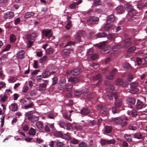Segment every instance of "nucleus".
Segmentation results:
<instances>
[{
  "label": "nucleus",
  "mask_w": 147,
  "mask_h": 147,
  "mask_svg": "<svg viewBox=\"0 0 147 147\" xmlns=\"http://www.w3.org/2000/svg\"><path fill=\"white\" fill-rule=\"evenodd\" d=\"M112 120H113V122L116 123H121L123 121L124 119L120 117H116L115 118H112Z\"/></svg>",
  "instance_id": "nucleus-11"
},
{
  "label": "nucleus",
  "mask_w": 147,
  "mask_h": 147,
  "mask_svg": "<svg viewBox=\"0 0 147 147\" xmlns=\"http://www.w3.org/2000/svg\"><path fill=\"white\" fill-rule=\"evenodd\" d=\"M90 113V111L88 108L86 107L82 109L80 113L82 115H86Z\"/></svg>",
  "instance_id": "nucleus-13"
},
{
  "label": "nucleus",
  "mask_w": 147,
  "mask_h": 147,
  "mask_svg": "<svg viewBox=\"0 0 147 147\" xmlns=\"http://www.w3.org/2000/svg\"><path fill=\"white\" fill-rule=\"evenodd\" d=\"M53 82L52 84V85H54L57 83L58 81V78L57 77H55L53 78Z\"/></svg>",
  "instance_id": "nucleus-51"
},
{
  "label": "nucleus",
  "mask_w": 147,
  "mask_h": 147,
  "mask_svg": "<svg viewBox=\"0 0 147 147\" xmlns=\"http://www.w3.org/2000/svg\"><path fill=\"white\" fill-rule=\"evenodd\" d=\"M132 88L131 90L129 91V92L131 93H135L138 91V89L137 88Z\"/></svg>",
  "instance_id": "nucleus-38"
},
{
  "label": "nucleus",
  "mask_w": 147,
  "mask_h": 147,
  "mask_svg": "<svg viewBox=\"0 0 147 147\" xmlns=\"http://www.w3.org/2000/svg\"><path fill=\"white\" fill-rule=\"evenodd\" d=\"M127 114L129 115H131L132 117H135L137 114V112L136 110H132L131 111L128 110L127 112Z\"/></svg>",
  "instance_id": "nucleus-14"
},
{
  "label": "nucleus",
  "mask_w": 147,
  "mask_h": 147,
  "mask_svg": "<svg viewBox=\"0 0 147 147\" xmlns=\"http://www.w3.org/2000/svg\"><path fill=\"white\" fill-rule=\"evenodd\" d=\"M125 7L126 11L127 12L129 11L130 10L132 9L130 5L129 4H126L125 5Z\"/></svg>",
  "instance_id": "nucleus-42"
},
{
  "label": "nucleus",
  "mask_w": 147,
  "mask_h": 147,
  "mask_svg": "<svg viewBox=\"0 0 147 147\" xmlns=\"http://www.w3.org/2000/svg\"><path fill=\"white\" fill-rule=\"evenodd\" d=\"M102 52H104V53H108L110 52V50L109 49H103L102 50Z\"/></svg>",
  "instance_id": "nucleus-63"
},
{
  "label": "nucleus",
  "mask_w": 147,
  "mask_h": 147,
  "mask_svg": "<svg viewBox=\"0 0 147 147\" xmlns=\"http://www.w3.org/2000/svg\"><path fill=\"white\" fill-rule=\"evenodd\" d=\"M73 85L71 84H68L65 86V90L67 91H70L72 89Z\"/></svg>",
  "instance_id": "nucleus-24"
},
{
  "label": "nucleus",
  "mask_w": 147,
  "mask_h": 147,
  "mask_svg": "<svg viewBox=\"0 0 147 147\" xmlns=\"http://www.w3.org/2000/svg\"><path fill=\"white\" fill-rule=\"evenodd\" d=\"M133 79V76L131 73H129L127 76V79L128 81L130 82Z\"/></svg>",
  "instance_id": "nucleus-40"
},
{
  "label": "nucleus",
  "mask_w": 147,
  "mask_h": 147,
  "mask_svg": "<svg viewBox=\"0 0 147 147\" xmlns=\"http://www.w3.org/2000/svg\"><path fill=\"white\" fill-rule=\"evenodd\" d=\"M115 9L117 13L119 14H121L123 13L125 11L124 8L121 6L117 7Z\"/></svg>",
  "instance_id": "nucleus-12"
},
{
  "label": "nucleus",
  "mask_w": 147,
  "mask_h": 147,
  "mask_svg": "<svg viewBox=\"0 0 147 147\" xmlns=\"http://www.w3.org/2000/svg\"><path fill=\"white\" fill-rule=\"evenodd\" d=\"M42 33L46 37L49 38L52 36V32L51 30L49 29H43Z\"/></svg>",
  "instance_id": "nucleus-3"
},
{
  "label": "nucleus",
  "mask_w": 147,
  "mask_h": 147,
  "mask_svg": "<svg viewBox=\"0 0 147 147\" xmlns=\"http://www.w3.org/2000/svg\"><path fill=\"white\" fill-rule=\"evenodd\" d=\"M36 126L39 129H42L43 128L42 123L40 121H38L36 123Z\"/></svg>",
  "instance_id": "nucleus-23"
},
{
  "label": "nucleus",
  "mask_w": 147,
  "mask_h": 147,
  "mask_svg": "<svg viewBox=\"0 0 147 147\" xmlns=\"http://www.w3.org/2000/svg\"><path fill=\"white\" fill-rule=\"evenodd\" d=\"M82 94H85L88 93V89L87 88H85L84 89L81 90Z\"/></svg>",
  "instance_id": "nucleus-53"
},
{
  "label": "nucleus",
  "mask_w": 147,
  "mask_h": 147,
  "mask_svg": "<svg viewBox=\"0 0 147 147\" xmlns=\"http://www.w3.org/2000/svg\"><path fill=\"white\" fill-rule=\"evenodd\" d=\"M7 96H6L5 94H4V96L1 98L0 99V101L2 103H4L6 100Z\"/></svg>",
  "instance_id": "nucleus-50"
},
{
  "label": "nucleus",
  "mask_w": 147,
  "mask_h": 147,
  "mask_svg": "<svg viewBox=\"0 0 147 147\" xmlns=\"http://www.w3.org/2000/svg\"><path fill=\"white\" fill-rule=\"evenodd\" d=\"M134 138H142V135L140 133H136L134 134Z\"/></svg>",
  "instance_id": "nucleus-54"
},
{
  "label": "nucleus",
  "mask_w": 147,
  "mask_h": 147,
  "mask_svg": "<svg viewBox=\"0 0 147 147\" xmlns=\"http://www.w3.org/2000/svg\"><path fill=\"white\" fill-rule=\"evenodd\" d=\"M51 71L50 70L49 71H45L42 73V76L44 78H47L50 76V71Z\"/></svg>",
  "instance_id": "nucleus-18"
},
{
  "label": "nucleus",
  "mask_w": 147,
  "mask_h": 147,
  "mask_svg": "<svg viewBox=\"0 0 147 147\" xmlns=\"http://www.w3.org/2000/svg\"><path fill=\"white\" fill-rule=\"evenodd\" d=\"M14 14L12 12H8L4 14V18L6 19H10L14 17Z\"/></svg>",
  "instance_id": "nucleus-8"
},
{
  "label": "nucleus",
  "mask_w": 147,
  "mask_h": 147,
  "mask_svg": "<svg viewBox=\"0 0 147 147\" xmlns=\"http://www.w3.org/2000/svg\"><path fill=\"white\" fill-rule=\"evenodd\" d=\"M20 22V19L19 18H18L16 19L14 21V24L17 25Z\"/></svg>",
  "instance_id": "nucleus-59"
},
{
  "label": "nucleus",
  "mask_w": 147,
  "mask_h": 147,
  "mask_svg": "<svg viewBox=\"0 0 147 147\" xmlns=\"http://www.w3.org/2000/svg\"><path fill=\"white\" fill-rule=\"evenodd\" d=\"M143 105L141 101L140 100H138L136 105V107L137 109H140L142 107Z\"/></svg>",
  "instance_id": "nucleus-19"
},
{
  "label": "nucleus",
  "mask_w": 147,
  "mask_h": 147,
  "mask_svg": "<svg viewBox=\"0 0 147 147\" xmlns=\"http://www.w3.org/2000/svg\"><path fill=\"white\" fill-rule=\"evenodd\" d=\"M71 143L74 144H76L78 143V140L75 138H73V140L71 141Z\"/></svg>",
  "instance_id": "nucleus-57"
},
{
  "label": "nucleus",
  "mask_w": 147,
  "mask_h": 147,
  "mask_svg": "<svg viewBox=\"0 0 147 147\" xmlns=\"http://www.w3.org/2000/svg\"><path fill=\"white\" fill-rule=\"evenodd\" d=\"M16 40L15 36L13 34L11 35L10 36V40L11 42H14Z\"/></svg>",
  "instance_id": "nucleus-41"
},
{
  "label": "nucleus",
  "mask_w": 147,
  "mask_h": 147,
  "mask_svg": "<svg viewBox=\"0 0 147 147\" xmlns=\"http://www.w3.org/2000/svg\"><path fill=\"white\" fill-rule=\"evenodd\" d=\"M91 20L92 22H98L99 20V18L93 16L91 18Z\"/></svg>",
  "instance_id": "nucleus-48"
},
{
  "label": "nucleus",
  "mask_w": 147,
  "mask_h": 147,
  "mask_svg": "<svg viewBox=\"0 0 147 147\" xmlns=\"http://www.w3.org/2000/svg\"><path fill=\"white\" fill-rule=\"evenodd\" d=\"M59 125L61 127L65 129L64 126L66 125L67 123L64 122H62L60 123Z\"/></svg>",
  "instance_id": "nucleus-52"
},
{
  "label": "nucleus",
  "mask_w": 147,
  "mask_h": 147,
  "mask_svg": "<svg viewBox=\"0 0 147 147\" xmlns=\"http://www.w3.org/2000/svg\"><path fill=\"white\" fill-rule=\"evenodd\" d=\"M25 52L23 50H21L18 53L17 57L18 59H22L24 57Z\"/></svg>",
  "instance_id": "nucleus-16"
},
{
  "label": "nucleus",
  "mask_w": 147,
  "mask_h": 147,
  "mask_svg": "<svg viewBox=\"0 0 147 147\" xmlns=\"http://www.w3.org/2000/svg\"><path fill=\"white\" fill-rule=\"evenodd\" d=\"M46 52L47 54L50 55L53 53L54 52V50L52 48H50L47 49Z\"/></svg>",
  "instance_id": "nucleus-31"
},
{
  "label": "nucleus",
  "mask_w": 147,
  "mask_h": 147,
  "mask_svg": "<svg viewBox=\"0 0 147 147\" xmlns=\"http://www.w3.org/2000/svg\"><path fill=\"white\" fill-rule=\"evenodd\" d=\"M123 83V81L122 79L120 78H118L116 81V84L117 85H121Z\"/></svg>",
  "instance_id": "nucleus-33"
},
{
  "label": "nucleus",
  "mask_w": 147,
  "mask_h": 147,
  "mask_svg": "<svg viewBox=\"0 0 147 147\" xmlns=\"http://www.w3.org/2000/svg\"><path fill=\"white\" fill-rule=\"evenodd\" d=\"M39 71L40 70H35L32 72L31 75L32 76H34L35 75L37 74L38 73Z\"/></svg>",
  "instance_id": "nucleus-56"
},
{
  "label": "nucleus",
  "mask_w": 147,
  "mask_h": 147,
  "mask_svg": "<svg viewBox=\"0 0 147 147\" xmlns=\"http://www.w3.org/2000/svg\"><path fill=\"white\" fill-rule=\"evenodd\" d=\"M94 96V93H90L86 95V97L88 99H91Z\"/></svg>",
  "instance_id": "nucleus-36"
},
{
  "label": "nucleus",
  "mask_w": 147,
  "mask_h": 147,
  "mask_svg": "<svg viewBox=\"0 0 147 147\" xmlns=\"http://www.w3.org/2000/svg\"><path fill=\"white\" fill-rule=\"evenodd\" d=\"M110 16H109L107 20V24L104 28V30L105 31H107L109 30L110 28Z\"/></svg>",
  "instance_id": "nucleus-7"
},
{
  "label": "nucleus",
  "mask_w": 147,
  "mask_h": 147,
  "mask_svg": "<svg viewBox=\"0 0 147 147\" xmlns=\"http://www.w3.org/2000/svg\"><path fill=\"white\" fill-rule=\"evenodd\" d=\"M80 80V78L77 77H70L69 78L68 81L74 83H76Z\"/></svg>",
  "instance_id": "nucleus-9"
},
{
  "label": "nucleus",
  "mask_w": 147,
  "mask_h": 147,
  "mask_svg": "<svg viewBox=\"0 0 147 147\" xmlns=\"http://www.w3.org/2000/svg\"><path fill=\"white\" fill-rule=\"evenodd\" d=\"M101 77V75L100 74H98L93 77L94 79L98 80Z\"/></svg>",
  "instance_id": "nucleus-47"
},
{
  "label": "nucleus",
  "mask_w": 147,
  "mask_h": 147,
  "mask_svg": "<svg viewBox=\"0 0 147 147\" xmlns=\"http://www.w3.org/2000/svg\"><path fill=\"white\" fill-rule=\"evenodd\" d=\"M96 36L98 38L105 37L107 36V34H106L105 32H103L97 34Z\"/></svg>",
  "instance_id": "nucleus-25"
},
{
  "label": "nucleus",
  "mask_w": 147,
  "mask_h": 147,
  "mask_svg": "<svg viewBox=\"0 0 147 147\" xmlns=\"http://www.w3.org/2000/svg\"><path fill=\"white\" fill-rule=\"evenodd\" d=\"M33 103H30L29 104H28L27 105H26L24 106V108L26 109L32 108L33 107Z\"/></svg>",
  "instance_id": "nucleus-49"
},
{
  "label": "nucleus",
  "mask_w": 147,
  "mask_h": 147,
  "mask_svg": "<svg viewBox=\"0 0 147 147\" xmlns=\"http://www.w3.org/2000/svg\"><path fill=\"white\" fill-rule=\"evenodd\" d=\"M105 42H102L100 43V44H98L96 45L99 48H101L102 46H105Z\"/></svg>",
  "instance_id": "nucleus-44"
},
{
  "label": "nucleus",
  "mask_w": 147,
  "mask_h": 147,
  "mask_svg": "<svg viewBox=\"0 0 147 147\" xmlns=\"http://www.w3.org/2000/svg\"><path fill=\"white\" fill-rule=\"evenodd\" d=\"M100 143L102 146L105 145L107 143L108 144H110V140H108L107 142L106 141L105 139H102L100 141Z\"/></svg>",
  "instance_id": "nucleus-35"
},
{
  "label": "nucleus",
  "mask_w": 147,
  "mask_h": 147,
  "mask_svg": "<svg viewBox=\"0 0 147 147\" xmlns=\"http://www.w3.org/2000/svg\"><path fill=\"white\" fill-rule=\"evenodd\" d=\"M110 133V126H107L105 127L104 134Z\"/></svg>",
  "instance_id": "nucleus-39"
},
{
  "label": "nucleus",
  "mask_w": 147,
  "mask_h": 147,
  "mask_svg": "<svg viewBox=\"0 0 147 147\" xmlns=\"http://www.w3.org/2000/svg\"><path fill=\"white\" fill-rule=\"evenodd\" d=\"M118 97L117 93V92H113L111 93V100L112 98H114V99L116 100Z\"/></svg>",
  "instance_id": "nucleus-34"
},
{
  "label": "nucleus",
  "mask_w": 147,
  "mask_h": 147,
  "mask_svg": "<svg viewBox=\"0 0 147 147\" xmlns=\"http://www.w3.org/2000/svg\"><path fill=\"white\" fill-rule=\"evenodd\" d=\"M86 144L84 142H82L79 144V147H86Z\"/></svg>",
  "instance_id": "nucleus-60"
},
{
  "label": "nucleus",
  "mask_w": 147,
  "mask_h": 147,
  "mask_svg": "<svg viewBox=\"0 0 147 147\" xmlns=\"http://www.w3.org/2000/svg\"><path fill=\"white\" fill-rule=\"evenodd\" d=\"M76 3L73 2L71 4L69 5V7L71 9L75 8L76 7Z\"/></svg>",
  "instance_id": "nucleus-45"
},
{
  "label": "nucleus",
  "mask_w": 147,
  "mask_h": 147,
  "mask_svg": "<svg viewBox=\"0 0 147 147\" xmlns=\"http://www.w3.org/2000/svg\"><path fill=\"white\" fill-rule=\"evenodd\" d=\"M117 72V71L116 69H114L112 70L111 71V80L113 78Z\"/></svg>",
  "instance_id": "nucleus-27"
},
{
  "label": "nucleus",
  "mask_w": 147,
  "mask_h": 147,
  "mask_svg": "<svg viewBox=\"0 0 147 147\" xmlns=\"http://www.w3.org/2000/svg\"><path fill=\"white\" fill-rule=\"evenodd\" d=\"M122 66L123 68L125 69H128L130 67V64L127 63H123Z\"/></svg>",
  "instance_id": "nucleus-29"
},
{
  "label": "nucleus",
  "mask_w": 147,
  "mask_h": 147,
  "mask_svg": "<svg viewBox=\"0 0 147 147\" xmlns=\"http://www.w3.org/2000/svg\"><path fill=\"white\" fill-rule=\"evenodd\" d=\"M121 100L120 99L116 100L115 102V105L117 107H119L121 105Z\"/></svg>",
  "instance_id": "nucleus-21"
},
{
  "label": "nucleus",
  "mask_w": 147,
  "mask_h": 147,
  "mask_svg": "<svg viewBox=\"0 0 147 147\" xmlns=\"http://www.w3.org/2000/svg\"><path fill=\"white\" fill-rule=\"evenodd\" d=\"M136 13V10L132 8L131 9V10H130L129 11H128V14L127 15L126 18H127V19L130 20H131L130 19L133 18V17L132 16H134Z\"/></svg>",
  "instance_id": "nucleus-4"
},
{
  "label": "nucleus",
  "mask_w": 147,
  "mask_h": 147,
  "mask_svg": "<svg viewBox=\"0 0 147 147\" xmlns=\"http://www.w3.org/2000/svg\"><path fill=\"white\" fill-rule=\"evenodd\" d=\"M128 128L129 129L132 130H135L136 129V127L131 125H129Z\"/></svg>",
  "instance_id": "nucleus-58"
},
{
  "label": "nucleus",
  "mask_w": 147,
  "mask_h": 147,
  "mask_svg": "<svg viewBox=\"0 0 147 147\" xmlns=\"http://www.w3.org/2000/svg\"><path fill=\"white\" fill-rule=\"evenodd\" d=\"M71 21L70 20L68 21V23L65 26V28L67 30L69 29L71 27Z\"/></svg>",
  "instance_id": "nucleus-46"
},
{
  "label": "nucleus",
  "mask_w": 147,
  "mask_h": 147,
  "mask_svg": "<svg viewBox=\"0 0 147 147\" xmlns=\"http://www.w3.org/2000/svg\"><path fill=\"white\" fill-rule=\"evenodd\" d=\"M12 107L11 111H17L18 108L17 104L16 103H13L11 105Z\"/></svg>",
  "instance_id": "nucleus-22"
},
{
  "label": "nucleus",
  "mask_w": 147,
  "mask_h": 147,
  "mask_svg": "<svg viewBox=\"0 0 147 147\" xmlns=\"http://www.w3.org/2000/svg\"><path fill=\"white\" fill-rule=\"evenodd\" d=\"M90 122L91 123L92 126L95 125L96 124L97 121L96 120H93V121H90Z\"/></svg>",
  "instance_id": "nucleus-62"
},
{
  "label": "nucleus",
  "mask_w": 147,
  "mask_h": 147,
  "mask_svg": "<svg viewBox=\"0 0 147 147\" xmlns=\"http://www.w3.org/2000/svg\"><path fill=\"white\" fill-rule=\"evenodd\" d=\"M138 85V83L136 82H133L130 84V86L131 88H137Z\"/></svg>",
  "instance_id": "nucleus-26"
},
{
  "label": "nucleus",
  "mask_w": 147,
  "mask_h": 147,
  "mask_svg": "<svg viewBox=\"0 0 147 147\" xmlns=\"http://www.w3.org/2000/svg\"><path fill=\"white\" fill-rule=\"evenodd\" d=\"M34 13L32 12H26L25 13L24 18L25 19H28L30 18L32 16H34Z\"/></svg>",
  "instance_id": "nucleus-20"
},
{
  "label": "nucleus",
  "mask_w": 147,
  "mask_h": 147,
  "mask_svg": "<svg viewBox=\"0 0 147 147\" xmlns=\"http://www.w3.org/2000/svg\"><path fill=\"white\" fill-rule=\"evenodd\" d=\"M39 88L41 90H45L46 88L47 85L45 83H42L39 85Z\"/></svg>",
  "instance_id": "nucleus-37"
},
{
  "label": "nucleus",
  "mask_w": 147,
  "mask_h": 147,
  "mask_svg": "<svg viewBox=\"0 0 147 147\" xmlns=\"http://www.w3.org/2000/svg\"><path fill=\"white\" fill-rule=\"evenodd\" d=\"M28 129V126L27 125H25L23 127V129L24 131H27Z\"/></svg>",
  "instance_id": "nucleus-64"
},
{
  "label": "nucleus",
  "mask_w": 147,
  "mask_h": 147,
  "mask_svg": "<svg viewBox=\"0 0 147 147\" xmlns=\"http://www.w3.org/2000/svg\"><path fill=\"white\" fill-rule=\"evenodd\" d=\"M97 107H98V109L100 110L101 113L104 115L107 114L108 111L106 109L105 107H102L99 105H98Z\"/></svg>",
  "instance_id": "nucleus-10"
},
{
  "label": "nucleus",
  "mask_w": 147,
  "mask_h": 147,
  "mask_svg": "<svg viewBox=\"0 0 147 147\" xmlns=\"http://www.w3.org/2000/svg\"><path fill=\"white\" fill-rule=\"evenodd\" d=\"M136 62L138 65H140L142 62V61L141 59L137 57L136 58Z\"/></svg>",
  "instance_id": "nucleus-55"
},
{
  "label": "nucleus",
  "mask_w": 147,
  "mask_h": 147,
  "mask_svg": "<svg viewBox=\"0 0 147 147\" xmlns=\"http://www.w3.org/2000/svg\"><path fill=\"white\" fill-rule=\"evenodd\" d=\"M70 134L69 133L63 135L61 131H56L53 134L54 136L57 137H61V138H71L70 136Z\"/></svg>",
  "instance_id": "nucleus-1"
},
{
  "label": "nucleus",
  "mask_w": 147,
  "mask_h": 147,
  "mask_svg": "<svg viewBox=\"0 0 147 147\" xmlns=\"http://www.w3.org/2000/svg\"><path fill=\"white\" fill-rule=\"evenodd\" d=\"M85 34L84 31H80L78 32L77 34L76 37L75 38V41L77 42H79L81 41V37Z\"/></svg>",
  "instance_id": "nucleus-5"
},
{
  "label": "nucleus",
  "mask_w": 147,
  "mask_h": 147,
  "mask_svg": "<svg viewBox=\"0 0 147 147\" xmlns=\"http://www.w3.org/2000/svg\"><path fill=\"white\" fill-rule=\"evenodd\" d=\"M47 58V57L46 56H43L40 59V62L41 63H43L46 61Z\"/></svg>",
  "instance_id": "nucleus-43"
},
{
  "label": "nucleus",
  "mask_w": 147,
  "mask_h": 147,
  "mask_svg": "<svg viewBox=\"0 0 147 147\" xmlns=\"http://www.w3.org/2000/svg\"><path fill=\"white\" fill-rule=\"evenodd\" d=\"M28 119L32 122L34 123L38 120V117L36 116H34L33 115H30L28 117Z\"/></svg>",
  "instance_id": "nucleus-15"
},
{
  "label": "nucleus",
  "mask_w": 147,
  "mask_h": 147,
  "mask_svg": "<svg viewBox=\"0 0 147 147\" xmlns=\"http://www.w3.org/2000/svg\"><path fill=\"white\" fill-rule=\"evenodd\" d=\"M36 132V130L33 128L31 127L28 133L30 135H34L35 134Z\"/></svg>",
  "instance_id": "nucleus-30"
},
{
  "label": "nucleus",
  "mask_w": 147,
  "mask_h": 147,
  "mask_svg": "<svg viewBox=\"0 0 147 147\" xmlns=\"http://www.w3.org/2000/svg\"><path fill=\"white\" fill-rule=\"evenodd\" d=\"M74 95L76 96H80L82 95L81 90H76L74 93Z\"/></svg>",
  "instance_id": "nucleus-32"
},
{
  "label": "nucleus",
  "mask_w": 147,
  "mask_h": 147,
  "mask_svg": "<svg viewBox=\"0 0 147 147\" xmlns=\"http://www.w3.org/2000/svg\"><path fill=\"white\" fill-rule=\"evenodd\" d=\"M130 41V39L129 38H126L125 40V42L126 43L124 45L123 47L125 48H126L129 46H130L131 44V42H129Z\"/></svg>",
  "instance_id": "nucleus-17"
},
{
  "label": "nucleus",
  "mask_w": 147,
  "mask_h": 147,
  "mask_svg": "<svg viewBox=\"0 0 147 147\" xmlns=\"http://www.w3.org/2000/svg\"><path fill=\"white\" fill-rule=\"evenodd\" d=\"M81 71L82 69L78 68L73 69L70 71V73L71 75L76 76L79 74Z\"/></svg>",
  "instance_id": "nucleus-6"
},
{
  "label": "nucleus",
  "mask_w": 147,
  "mask_h": 147,
  "mask_svg": "<svg viewBox=\"0 0 147 147\" xmlns=\"http://www.w3.org/2000/svg\"><path fill=\"white\" fill-rule=\"evenodd\" d=\"M14 79L15 78L14 77H11L10 79L8 81L10 83H13L16 81V80H15Z\"/></svg>",
  "instance_id": "nucleus-61"
},
{
  "label": "nucleus",
  "mask_w": 147,
  "mask_h": 147,
  "mask_svg": "<svg viewBox=\"0 0 147 147\" xmlns=\"http://www.w3.org/2000/svg\"><path fill=\"white\" fill-rule=\"evenodd\" d=\"M136 50V47L133 46L130 47L127 50V52L129 53H131L135 51Z\"/></svg>",
  "instance_id": "nucleus-28"
},
{
  "label": "nucleus",
  "mask_w": 147,
  "mask_h": 147,
  "mask_svg": "<svg viewBox=\"0 0 147 147\" xmlns=\"http://www.w3.org/2000/svg\"><path fill=\"white\" fill-rule=\"evenodd\" d=\"M136 101V100L134 98H131L128 99L127 100V103L128 107L131 109H132Z\"/></svg>",
  "instance_id": "nucleus-2"
}]
</instances>
